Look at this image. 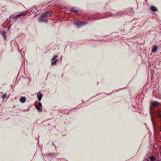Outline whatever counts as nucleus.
Masks as SVG:
<instances>
[{"instance_id": "20e7f679", "label": "nucleus", "mask_w": 161, "mask_h": 161, "mask_svg": "<svg viewBox=\"0 0 161 161\" xmlns=\"http://www.w3.org/2000/svg\"><path fill=\"white\" fill-rule=\"evenodd\" d=\"M160 105L159 103L156 101H154L153 103H152L151 104V105L152 106H158Z\"/></svg>"}, {"instance_id": "4468645a", "label": "nucleus", "mask_w": 161, "mask_h": 161, "mask_svg": "<svg viewBox=\"0 0 161 161\" xmlns=\"http://www.w3.org/2000/svg\"><path fill=\"white\" fill-rule=\"evenodd\" d=\"M7 95L6 94H4L2 96L3 98H5L6 97Z\"/></svg>"}, {"instance_id": "0eeeda50", "label": "nucleus", "mask_w": 161, "mask_h": 161, "mask_svg": "<svg viewBox=\"0 0 161 161\" xmlns=\"http://www.w3.org/2000/svg\"><path fill=\"white\" fill-rule=\"evenodd\" d=\"M151 9L153 12H156L157 11V8L155 7L152 6L151 7Z\"/></svg>"}, {"instance_id": "ddd939ff", "label": "nucleus", "mask_w": 161, "mask_h": 161, "mask_svg": "<svg viewBox=\"0 0 161 161\" xmlns=\"http://www.w3.org/2000/svg\"><path fill=\"white\" fill-rule=\"evenodd\" d=\"M79 21H76L75 22V25H79Z\"/></svg>"}, {"instance_id": "f257e3e1", "label": "nucleus", "mask_w": 161, "mask_h": 161, "mask_svg": "<svg viewBox=\"0 0 161 161\" xmlns=\"http://www.w3.org/2000/svg\"><path fill=\"white\" fill-rule=\"evenodd\" d=\"M52 12L50 11L46 12L42 14L39 18H46L47 17L48 15L51 14H52Z\"/></svg>"}, {"instance_id": "9d476101", "label": "nucleus", "mask_w": 161, "mask_h": 161, "mask_svg": "<svg viewBox=\"0 0 161 161\" xmlns=\"http://www.w3.org/2000/svg\"><path fill=\"white\" fill-rule=\"evenodd\" d=\"M42 96V94H40L39 95H38V98L39 101L41 100Z\"/></svg>"}, {"instance_id": "a211bd4d", "label": "nucleus", "mask_w": 161, "mask_h": 161, "mask_svg": "<svg viewBox=\"0 0 161 161\" xmlns=\"http://www.w3.org/2000/svg\"><path fill=\"white\" fill-rule=\"evenodd\" d=\"M2 34L5 37V35H6V33L5 32H3L2 33Z\"/></svg>"}, {"instance_id": "2eb2a0df", "label": "nucleus", "mask_w": 161, "mask_h": 161, "mask_svg": "<svg viewBox=\"0 0 161 161\" xmlns=\"http://www.w3.org/2000/svg\"><path fill=\"white\" fill-rule=\"evenodd\" d=\"M37 106L38 107H41L42 106V103L40 102H39L38 103V104Z\"/></svg>"}, {"instance_id": "f3484780", "label": "nucleus", "mask_w": 161, "mask_h": 161, "mask_svg": "<svg viewBox=\"0 0 161 161\" xmlns=\"http://www.w3.org/2000/svg\"><path fill=\"white\" fill-rule=\"evenodd\" d=\"M150 111V113L152 112V108L151 106L150 107V108H149Z\"/></svg>"}, {"instance_id": "6e6552de", "label": "nucleus", "mask_w": 161, "mask_h": 161, "mask_svg": "<svg viewBox=\"0 0 161 161\" xmlns=\"http://www.w3.org/2000/svg\"><path fill=\"white\" fill-rule=\"evenodd\" d=\"M39 21L40 22H47V19H43V18H39Z\"/></svg>"}, {"instance_id": "dca6fc26", "label": "nucleus", "mask_w": 161, "mask_h": 161, "mask_svg": "<svg viewBox=\"0 0 161 161\" xmlns=\"http://www.w3.org/2000/svg\"><path fill=\"white\" fill-rule=\"evenodd\" d=\"M151 159L152 160H155V158L154 157L151 156Z\"/></svg>"}, {"instance_id": "f8f14e48", "label": "nucleus", "mask_w": 161, "mask_h": 161, "mask_svg": "<svg viewBox=\"0 0 161 161\" xmlns=\"http://www.w3.org/2000/svg\"><path fill=\"white\" fill-rule=\"evenodd\" d=\"M35 107H36V109H37L38 110V111H41L42 110H41V109L40 108H39V107H38V106H35Z\"/></svg>"}, {"instance_id": "7ed1b4c3", "label": "nucleus", "mask_w": 161, "mask_h": 161, "mask_svg": "<svg viewBox=\"0 0 161 161\" xmlns=\"http://www.w3.org/2000/svg\"><path fill=\"white\" fill-rule=\"evenodd\" d=\"M58 57V56H54L51 59V61H52V63H51L52 65H53L56 63L57 61V60L58 59H56V58Z\"/></svg>"}, {"instance_id": "f03ea898", "label": "nucleus", "mask_w": 161, "mask_h": 161, "mask_svg": "<svg viewBox=\"0 0 161 161\" xmlns=\"http://www.w3.org/2000/svg\"><path fill=\"white\" fill-rule=\"evenodd\" d=\"M27 14V13H26L25 12H23L21 14H19L18 15H16L14 16L13 17V19H18L19 17H20L22 16H25Z\"/></svg>"}, {"instance_id": "423d86ee", "label": "nucleus", "mask_w": 161, "mask_h": 161, "mask_svg": "<svg viewBox=\"0 0 161 161\" xmlns=\"http://www.w3.org/2000/svg\"><path fill=\"white\" fill-rule=\"evenodd\" d=\"M157 49V46H154L152 49V51L153 53H155Z\"/></svg>"}, {"instance_id": "1a4fd4ad", "label": "nucleus", "mask_w": 161, "mask_h": 161, "mask_svg": "<svg viewBox=\"0 0 161 161\" xmlns=\"http://www.w3.org/2000/svg\"><path fill=\"white\" fill-rule=\"evenodd\" d=\"M156 113L159 118L161 119V111L159 110H158L156 112Z\"/></svg>"}, {"instance_id": "9b49d317", "label": "nucleus", "mask_w": 161, "mask_h": 161, "mask_svg": "<svg viewBox=\"0 0 161 161\" xmlns=\"http://www.w3.org/2000/svg\"><path fill=\"white\" fill-rule=\"evenodd\" d=\"M71 11L73 12H74L75 13H77V11L76 10L75 8H72L71 9Z\"/></svg>"}, {"instance_id": "39448f33", "label": "nucleus", "mask_w": 161, "mask_h": 161, "mask_svg": "<svg viewBox=\"0 0 161 161\" xmlns=\"http://www.w3.org/2000/svg\"><path fill=\"white\" fill-rule=\"evenodd\" d=\"M20 101L22 103H25L26 101V98L25 97H23L19 99Z\"/></svg>"}, {"instance_id": "6ab92c4d", "label": "nucleus", "mask_w": 161, "mask_h": 161, "mask_svg": "<svg viewBox=\"0 0 161 161\" xmlns=\"http://www.w3.org/2000/svg\"><path fill=\"white\" fill-rule=\"evenodd\" d=\"M160 131H161V128L160 129Z\"/></svg>"}]
</instances>
